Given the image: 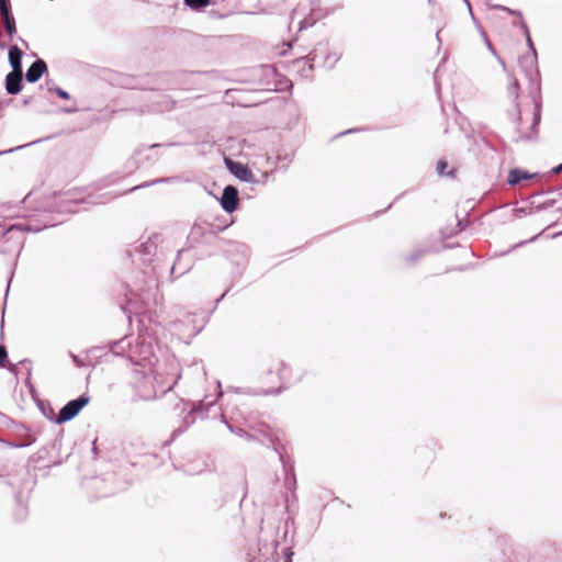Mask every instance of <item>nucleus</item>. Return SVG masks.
I'll return each instance as SVG.
<instances>
[{
    "instance_id": "obj_11",
    "label": "nucleus",
    "mask_w": 562,
    "mask_h": 562,
    "mask_svg": "<svg viewBox=\"0 0 562 562\" xmlns=\"http://www.w3.org/2000/svg\"><path fill=\"white\" fill-rule=\"evenodd\" d=\"M90 396L87 393L80 394L78 397L68 401L57 414L55 424L61 425L72 420L89 404Z\"/></svg>"
},
{
    "instance_id": "obj_33",
    "label": "nucleus",
    "mask_w": 562,
    "mask_h": 562,
    "mask_svg": "<svg viewBox=\"0 0 562 562\" xmlns=\"http://www.w3.org/2000/svg\"><path fill=\"white\" fill-rule=\"evenodd\" d=\"M38 408L41 413L52 423L55 424V419L57 418V414H55L54 408L52 407L50 403L47 401H43L38 403Z\"/></svg>"
},
{
    "instance_id": "obj_6",
    "label": "nucleus",
    "mask_w": 562,
    "mask_h": 562,
    "mask_svg": "<svg viewBox=\"0 0 562 562\" xmlns=\"http://www.w3.org/2000/svg\"><path fill=\"white\" fill-rule=\"evenodd\" d=\"M179 143H154L149 146L139 145L137 146L131 158L126 161V169L128 172H132L133 170L142 167V166H153L155 165L160 156L158 153L154 151L157 148L164 147V146H178Z\"/></svg>"
},
{
    "instance_id": "obj_21",
    "label": "nucleus",
    "mask_w": 562,
    "mask_h": 562,
    "mask_svg": "<svg viewBox=\"0 0 562 562\" xmlns=\"http://www.w3.org/2000/svg\"><path fill=\"white\" fill-rule=\"evenodd\" d=\"M14 498L16 502V508L13 510V519L16 522H22L26 519L29 515V508L27 505L22 499L21 492L15 493Z\"/></svg>"
},
{
    "instance_id": "obj_24",
    "label": "nucleus",
    "mask_w": 562,
    "mask_h": 562,
    "mask_svg": "<svg viewBox=\"0 0 562 562\" xmlns=\"http://www.w3.org/2000/svg\"><path fill=\"white\" fill-rule=\"evenodd\" d=\"M179 179L180 178L177 177V176L157 178L155 180L146 181V182H143V183L138 184V186H135V187L126 190L124 193L133 192V191H136L138 189H143V188H149V187H153V186L159 184V183H173V182H177Z\"/></svg>"
},
{
    "instance_id": "obj_63",
    "label": "nucleus",
    "mask_w": 562,
    "mask_h": 562,
    "mask_svg": "<svg viewBox=\"0 0 562 562\" xmlns=\"http://www.w3.org/2000/svg\"><path fill=\"white\" fill-rule=\"evenodd\" d=\"M226 502H227V499H226V498H225V499H223V501L217 505V507H218V508H220V507H222Z\"/></svg>"
},
{
    "instance_id": "obj_9",
    "label": "nucleus",
    "mask_w": 562,
    "mask_h": 562,
    "mask_svg": "<svg viewBox=\"0 0 562 562\" xmlns=\"http://www.w3.org/2000/svg\"><path fill=\"white\" fill-rule=\"evenodd\" d=\"M276 452L279 454V460L283 468L284 473V487L289 492V494L285 497L286 504L290 502H295L297 499L296 497V476L294 471V464L291 461V458L285 453L279 450L278 447H274ZM289 505H286L288 507Z\"/></svg>"
},
{
    "instance_id": "obj_62",
    "label": "nucleus",
    "mask_w": 562,
    "mask_h": 562,
    "mask_svg": "<svg viewBox=\"0 0 562 562\" xmlns=\"http://www.w3.org/2000/svg\"><path fill=\"white\" fill-rule=\"evenodd\" d=\"M19 41L27 48L29 47V44L25 40H23L22 37H19Z\"/></svg>"
},
{
    "instance_id": "obj_19",
    "label": "nucleus",
    "mask_w": 562,
    "mask_h": 562,
    "mask_svg": "<svg viewBox=\"0 0 562 562\" xmlns=\"http://www.w3.org/2000/svg\"><path fill=\"white\" fill-rule=\"evenodd\" d=\"M23 55H24V53L19 46L11 45L8 47L9 64L13 71H23V66H22Z\"/></svg>"
},
{
    "instance_id": "obj_56",
    "label": "nucleus",
    "mask_w": 562,
    "mask_h": 562,
    "mask_svg": "<svg viewBox=\"0 0 562 562\" xmlns=\"http://www.w3.org/2000/svg\"><path fill=\"white\" fill-rule=\"evenodd\" d=\"M210 14L213 16V18H216V19H223L224 18V14L222 13H218L216 11H211Z\"/></svg>"
},
{
    "instance_id": "obj_37",
    "label": "nucleus",
    "mask_w": 562,
    "mask_h": 562,
    "mask_svg": "<svg viewBox=\"0 0 562 562\" xmlns=\"http://www.w3.org/2000/svg\"><path fill=\"white\" fill-rule=\"evenodd\" d=\"M283 390H285V387H283L281 385V386H279L277 389H261L260 391H255L251 394H254V395H263V396L279 395V394H281L283 392Z\"/></svg>"
},
{
    "instance_id": "obj_41",
    "label": "nucleus",
    "mask_w": 562,
    "mask_h": 562,
    "mask_svg": "<svg viewBox=\"0 0 562 562\" xmlns=\"http://www.w3.org/2000/svg\"><path fill=\"white\" fill-rule=\"evenodd\" d=\"M538 237H539V234H536L535 236L530 237V238H529V239H527V240L519 241V243L515 244V245H514L509 250L504 251V252H502L501 255H506V254L510 252L513 249L519 248V247H521V246H524V245H526V244H528V243H532V241H535Z\"/></svg>"
},
{
    "instance_id": "obj_45",
    "label": "nucleus",
    "mask_w": 562,
    "mask_h": 562,
    "mask_svg": "<svg viewBox=\"0 0 562 562\" xmlns=\"http://www.w3.org/2000/svg\"><path fill=\"white\" fill-rule=\"evenodd\" d=\"M69 356H70V358H71V360H72L74 364H75L77 368H82V367L85 366L83 360H82L79 356H77V355H75V353H72V352H70V353H69Z\"/></svg>"
},
{
    "instance_id": "obj_57",
    "label": "nucleus",
    "mask_w": 562,
    "mask_h": 562,
    "mask_svg": "<svg viewBox=\"0 0 562 562\" xmlns=\"http://www.w3.org/2000/svg\"><path fill=\"white\" fill-rule=\"evenodd\" d=\"M229 290H231V288H227L225 290V292L216 300V302L217 303L221 302L226 296V294L229 292Z\"/></svg>"
},
{
    "instance_id": "obj_12",
    "label": "nucleus",
    "mask_w": 562,
    "mask_h": 562,
    "mask_svg": "<svg viewBox=\"0 0 562 562\" xmlns=\"http://www.w3.org/2000/svg\"><path fill=\"white\" fill-rule=\"evenodd\" d=\"M335 56L334 61L328 66L329 69H333L335 64L339 60L340 56H336V54H331L329 52H325V46H323L322 43L318 44V47L314 48L311 54L307 57H301L296 61H306L307 63V70L313 71L314 64L317 61L318 58H322V65H326V63Z\"/></svg>"
},
{
    "instance_id": "obj_20",
    "label": "nucleus",
    "mask_w": 562,
    "mask_h": 562,
    "mask_svg": "<svg viewBox=\"0 0 562 562\" xmlns=\"http://www.w3.org/2000/svg\"><path fill=\"white\" fill-rule=\"evenodd\" d=\"M538 173H529L527 170L520 169V168H513L508 172L507 177V183L510 186H517L522 180L531 179L532 177H536Z\"/></svg>"
},
{
    "instance_id": "obj_38",
    "label": "nucleus",
    "mask_w": 562,
    "mask_h": 562,
    "mask_svg": "<svg viewBox=\"0 0 562 562\" xmlns=\"http://www.w3.org/2000/svg\"><path fill=\"white\" fill-rule=\"evenodd\" d=\"M50 138H52V136L45 137V139H50ZM42 140H44V138H40V139H37V140H33V142H30V143H27V144H24V145H21V146H16V147H14V148H10V149H7V150H1V151H0V156L5 155V154L13 153V151H15V150H19V149H22V148H25V147H29V146L34 145V144H37V143H40V142H42Z\"/></svg>"
},
{
    "instance_id": "obj_36",
    "label": "nucleus",
    "mask_w": 562,
    "mask_h": 562,
    "mask_svg": "<svg viewBox=\"0 0 562 562\" xmlns=\"http://www.w3.org/2000/svg\"><path fill=\"white\" fill-rule=\"evenodd\" d=\"M468 227V223L464 220H457V225L453 229L450 231V233L443 235L445 238H450L461 232H463Z\"/></svg>"
},
{
    "instance_id": "obj_46",
    "label": "nucleus",
    "mask_w": 562,
    "mask_h": 562,
    "mask_svg": "<svg viewBox=\"0 0 562 562\" xmlns=\"http://www.w3.org/2000/svg\"><path fill=\"white\" fill-rule=\"evenodd\" d=\"M59 111L61 113H66V114H74V113H77L79 111V109L77 106H69V108H61Z\"/></svg>"
},
{
    "instance_id": "obj_47",
    "label": "nucleus",
    "mask_w": 562,
    "mask_h": 562,
    "mask_svg": "<svg viewBox=\"0 0 562 562\" xmlns=\"http://www.w3.org/2000/svg\"><path fill=\"white\" fill-rule=\"evenodd\" d=\"M553 204H554V200H550V201L544 202L543 204L538 205L537 209L546 210V209L553 206Z\"/></svg>"
},
{
    "instance_id": "obj_58",
    "label": "nucleus",
    "mask_w": 562,
    "mask_h": 562,
    "mask_svg": "<svg viewBox=\"0 0 562 562\" xmlns=\"http://www.w3.org/2000/svg\"><path fill=\"white\" fill-rule=\"evenodd\" d=\"M0 442H1V443H3V445H5V446L8 447V443H10V442H14V440L4 439V438L0 437Z\"/></svg>"
},
{
    "instance_id": "obj_54",
    "label": "nucleus",
    "mask_w": 562,
    "mask_h": 562,
    "mask_svg": "<svg viewBox=\"0 0 562 562\" xmlns=\"http://www.w3.org/2000/svg\"><path fill=\"white\" fill-rule=\"evenodd\" d=\"M13 102L12 99H5L3 101L0 102V109H3L5 106H8L9 104H11Z\"/></svg>"
},
{
    "instance_id": "obj_35",
    "label": "nucleus",
    "mask_w": 562,
    "mask_h": 562,
    "mask_svg": "<svg viewBox=\"0 0 562 562\" xmlns=\"http://www.w3.org/2000/svg\"><path fill=\"white\" fill-rule=\"evenodd\" d=\"M521 29L524 30L526 43H527V46H528V48L530 50L529 54H537L536 46H535L533 41L531 38L528 25H527V23L525 21H521Z\"/></svg>"
},
{
    "instance_id": "obj_10",
    "label": "nucleus",
    "mask_w": 562,
    "mask_h": 562,
    "mask_svg": "<svg viewBox=\"0 0 562 562\" xmlns=\"http://www.w3.org/2000/svg\"><path fill=\"white\" fill-rule=\"evenodd\" d=\"M218 248L236 267L245 268L248 261V246L246 244L222 239Z\"/></svg>"
},
{
    "instance_id": "obj_48",
    "label": "nucleus",
    "mask_w": 562,
    "mask_h": 562,
    "mask_svg": "<svg viewBox=\"0 0 562 562\" xmlns=\"http://www.w3.org/2000/svg\"><path fill=\"white\" fill-rule=\"evenodd\" d=\"M363 128H349L347 131H344L339 134H337L335 137H340L342 135H346V134H351V133H356V132H359V131H362Z\"/></svg>"
},
{
    "instance_id": "obj_26",
    "label": "nucleus",
    "mask_w": 562,
    "mask_h": 562,
    "mask_svg": "<svg viewBox=\"0 0 562 562\" xmlns=\"http://www.w3.org/2000/svg\"><path fill=\"white\" fill-rule=\"evenodd\" d=\"M9 363V355H8V350H7V347L2 344H0V368H8L9 372L14 374V375H18V364H10L8 366Z\"/></svg>"
},
{
    "instance_id": "obj_61",
    "label": "nucleus",
    "mask_w": 562,
    "mask_h": 562,
    "mask_svg": "<svg viewBox=\"0 0 562 562\" xmlns=\"http://www.w3.org/2000/svg\"><path fill=\"white\" fill-rule=\"evenodd\" d=\"M247 496V488H246V482H244V493L240 503L246 498Z\"/></svg>"
},
{
    "instance_id": "obj_2",
    "label": "nucleus",
    "mask_w": 562,
    "mask_h": 562,
    "mask_svg": "<svg viewBox=\"0 0 562 562\" xmlns=\"http://www.w3.org/2000/svg\"><path fill=\"white\" fill-rule=\"evenodd\" d=\"M518 65L528 79V93L533 103L532 122L528 132L518 128L516 140L535 142L539 136V126L542 115L541 76L538 68V54H526L519 57Z\"/></svg>"
},
{
    "instance_id": "obj_49",
    "label": "nucleus",
    "mask_w": 562,
    "mask_h": 562,
    "mask_svg": "<svg viewBox=\"0 0 562 562\" xmlns=\"http://www.w3.org/2000/svg\"><path fill=\"white\" fill-rule=\"evenodd\" d=\"M216 385H217L216 400H218V398H221L224 395V392H223V389H222L221 381H217Z\"/></svg>"
},
{
    "instance_id": "obj_43",
    "label": "nucleus",
    "mask_w": 562,
    "mask_h": 562,
    "mask_svg": "<svg viewBox=\"0 0 562 562\" xmlns=\"http://www.w3.org/2000/svg\"><path fill=\"white\" fill-rule=\"evenodd\" d=\"M0 12L1 14H7L12 12L11 2L2 0L0 1Z\"/></svg>"
},
{
    "instance_id": "obj_7",
    "label": "nucleus",
    "mask_w": 562,
    "mask_h": 562,
    "mask_svg": "<svg viewBox=\"0 0 562 562\" xmlns=\"http://www.w3.org/2000/svg\"><path fill=\"white\" fill-rule=\"evenodd\" d=\"M128 383L134 389L135 396L138 400L150 401L157 397L155 376L146 369L135 368Z\"/></svg>"
},
{
    "instance_id": "obj_15",
    "label": "nucleus",
    "mask_w": 562,
    "mask_h": 562,
    "mask_svg": "<svg viewBox=\"0 0 562 562\" xmlns=\"http://www.w3.org/2000/svg\"><path fill=\"white\" fill-rule=\"evenodd\" d=\"M157 249V245L151 238H148L146 241H142L131 249L127 250V255L134 260L135 256H138L139 260L144 263L151 261V256L155 255Z\"/></svg>"
},
{
    "instance_id": "obj_25",
    "label": "nucleus",
    "mask_w": 562,
    "mask_h": 562,
    "mask_svg": "<svg viewBox=\"0 0 562 562\" xmlns=\"http://www.w3.org/2000/svg\"><path fill=\"white\" fill-rule=\"evenodd\" d=\"M497 544L502 548L503 553L508 555L509 562H514L512 555H515V550L513 549V541L512 538L507 535H501L496 539Z\"/></svg>"
},
{
    "instance_id": "obj_29",
    "label": "nucleus",
    "mask_w": 562,
    "mask_h": 562,
    "mask_svg": "<svg viewBox=\"0 0 562 562\" xmlns=\"http://www.w3.org/2000/svg\"><path fill=\"white\" fill-rule=\"evenodd\" d=\"M222 422L226 425L227 429L232 434H235L236 436H238L240 438H245L248 441L254 439V436L251 434H249L248 431H246L244 428H241L239 426H234L231 423H228L224 415H222Z\"/></svg>"
},
{
    "instance_id": "obj_40",
    "label": "nucleus",
    "mask_w": 562,
    "mask_h": 562,
    "mask_svg": "<svg viewBox=\"0 0 562 562\" xmlns=\"http://www.w3.org/2000/svg\"><path fill=\"white\" fill-rule=\"evenodd\" d=\"M482 35L484 37V41H485L487 49L497 58V60L502 64V66L505 67V61L497 55L495 47L490 42V40L487 38L486 34L482 33Z\"/></svg>"
},
{
    "instance_id": "obj_59",
    "label": "nucleus",
    "mask_w": 562,
    "mask_h": 562,
    "mask_svg": "<svg viewBox=\"0 0 562 562\" xmlns=\"http://www.w3.org/2000/svg\"><path fill=\"white\" fill-rule=\"evenodd\" d=\"M122 310H123V312H124L125 314H132V313H133L132 308H131V307H128V306H123V305H122Z\"/></svg>"
},
{
    "instance_id": "obj_3",
    "label": "nucleus",
    "mask_w": 562,
    "mask_h": 562,
    "mask_svg": "<svg viewBox=\"0 0 562 562\" xmlns=\"http://www.w3.org/2000/svg\"><path fill=\"white\" fill-rule=\"evenodd\" d=\"M110 351L115 356H124L126 353L127 360L138 369H150L156 361L154 355L153 345L144 340H136L135 345H132V340L128 337H123L119 340H112L109 342Z\"/></svg>"
},
{
    "instance_id": "obj_34",
    "label": "nucleus",
    "mask_w": 562,
    "mask_h": 562,
    "mask_svg": "<svg viewBox=\"0 0 562 562\" xmlns=\"http://www.w3.org/2000/svg\"><path fill=\"white\" fill-rule=\"evenodd\" d=\"M427 249H417L413 251L411 255L405 257V262L409 266L415 265L419 259H422L426 254Z\"/></svg>"
},
{
    "instance_id": "obj_13",
    "label": "nucleus",
    "mask_w": 562,
    "mask_h": 562,
    "mask_svg": "<svg viewBox=\"0 0 562 562\" xmlns=\"http://www.w3.org/2000/svg\"><path fill=\"white\" fill-rule=\"evenodd\" d=\"M224 162L231 175H233L239 181L259 183L258 180H255V176L248 165L232 158H225Z\"/></svg>"
},
{
    "instance_id": "obj_39",
    "label": "nucleus",
    "mask_w": 562,
    "mask_h": 562,
    "mask_svg": "<svg viewBox=\"0 0 562 562\" xmlns=\"http://www.w3.org/2000/svg\"><path fill=\"white\" fill-rule=\"evenodd\" d=\"M488 7L491 9H494V10H498V11H504V12H508L509 14L512 15H519L521 16V12L518 11V10H513L506 5H503V4H488Z\"/></svg>"
},
{
    "instance_id": "obj_4",
    "label": "nucleus",
    "mask_w": 562,
    "mask_h": 562,
    "mask_svg": "<svg viewBox=\"0 0 562 562\" xmlns=\"http://www.w3.org/2000/svg\"><path fill=\"white\" fill-rule=\"evenodd\" d=\"M16 229L12 224H5L0 222V255H12L15 254V258L13 261V269L8 280L7 292L9 291L11 281L14 276V269L18 265V259L23 250L25 238L21 237Z\"/></svg>"
},
{
    "instance_id": "obj_60",
    "label": "nucleus",
    "mask_w": 562,
    "mask_h": 562,
    "mask_svg": "<svg viewBox=\"0 0 562 562\" xmlns=\"http://www.w3.org/2000/svg\"><path fill=\"white\" fill-rule=\"evenodd\" d=\"M0 483L5 484V485H8V486H11L10 481L4 480V479H3V476H2L1 474H0Z\"/></svg>"
},
{
    "instance_id": "obj_27",
    "label": "nucleus",
    "mask_w": 562,
    "mask_h": 562,
    "mask_svg": "<svg viewBox=\"0 0 562 562\" xmlns=\"http://www.w3.org/2000/svg\"><path fill=\"white\" fill-rule=\"evenodd\" d=\"M449 164L445 158H441L437 161L436 171L440 177L454 178L457 175V169H449Z\"/></svg>"
},
{
    "instance_id": "obj_44",
    "label": "nucleus",
    "mask_w": 562,
    "mask_h": 562,
    "mask_svg": "<svg viewBox=\"0 0 562 562\" xmlns=\"http://www.w3.org/2000/svg\"><path fill=\"white\" fill-rule=\"evenodd\" d=\"M31 363L32 362L29 359H23L19 362V364L23 366L24 369H26V372H27L26 383H30V376H31V371H32Z\"/></svg>"
},
{
    "instance_id": "obj_18",
    "label": "nucleus",
    "mask_w": 562,
    "mask_h": 562,
    "mask_svg": "<svg viewBox=\"0 0 562 562\" xmlns=\"http://www.w3.org/2000/svg\"><path fill=\"white\" fill-rule=\"evenodd\" d=\"M47 70L48 68L46 61L42 58H37L30 65L26 72L23 74V78L29 83H35L43 77L44 74L47 72Z\"/></svg>"
},
{
    "instance_id": "obj_28",
    "label": "nucleus",
    "mask_w": 562,
    "mask_h": 562,
    "mask_svg": "<svg viewBox=\"0 0 562 562\" xmlns=\"http://www.w3.org/2000/svg\"><path fill=\"white\" fill-rule=\"evenodd\" d=\"M4 20V29L10 41L13 40V36L16 34V23L13 13L2 14Z\"/></svg>"
},
{
    "instance_id": "obj_5",
    "label": "nucleus",
    "mask_w": 562,
    "mask_h": 562,
    "mask_svg": "<svg viewBox=\"0 0 562 562\" xmlns=\"http://www.w3.org/2000/svg\"><path fill=\"white\" fill-rule=\"evenodd\" d=\"M58 207L60 212L75 214L79 211V206L82 204L98 205L104 204L112 198L109 193L90 192L86 196L78 198L70 191L60 192L57 195Z\"/></svg>"
},
{
    "instance_id": "obj_50",
    "label": "nucleus",
    "mask_w": 562,
    "mask_h": 562,
    "mask_svg": "<svg viewBox=\"0 0 562 562\" xmlns=\"http://www.w3.org/2000/svg\"><path fill=\"white\" fill-rule=\"evenodd\" d=\"M97 441L98 439L95 438L93 441H92V448H91V451L94 456V459L99 456V448L97 446Z\"/></svg>"
},
{
    "instance_id": "obj_16",
    "label": "nucleus",
    "mask_w": 562,
    "mask_h": 562,
    "mask_svg": "<svg viewBox=\"0 0 562 562\" xmlns=\"http://www.w3.org/2000/svg\"><path fill=\"white\" fill-rule=\"evenodd\" d=\"M238 189L232 184L224 187L218 203L227 214L234 213L238 209Z\"/></svg>"
},
{
    "instance_id": "obj_55",
    "label": "nucleus",
    "mask_w": 562,
    "mask_h": 562,
    "mask_svg": "<svg viewBox=\"0 0 562 562\" xmlns=\"http://www.w3.org/2000/svg\"><path fill=\"white\" fill-rule=\"evenodd\" d=\"M32 101H33V97L32 95L26 97V98L23 99V105L26 106V105L31 104Z\"/></svg>"
},
{
    "instance_id": "obj_51",
    "label": "nucleus",
    "mask_w": 562,
    "mask_h": 562,
    "mask_svg": "<svg viewBox=\"0 0 562 562\" xmlns=\"http://www.w3.org/2000/svg\"><path fill=\"white\" fill-rule=\"evenodd\" d=\"M279 366H280V367H279V369H278V375H279V379H280V380H283L284 378H283V375H282V371L285 369L286 364H285V362H284V361H280Z\"/></svg>"
},
{
    "instance_id": "obj_1",
    "label": "nucleus",
    "mask_w": 562,
    "mask_h": 562,
    "mask_svg": "<svg viewBox=\"0 0 562 562\" xmlns=\"http://www.w3.org/2000/svg\"><path fill=\"white\" fill-rule=\"evenodd\" d=\"M281 519H261L257 555L248 553V562H292L293 550L288 543L290 526H294L292 517L283 521L282 541L280 540Z\"/></svg>"
},
{
    "instance_id": "obj_31",
    "label": "nucleus",
    "mask_w": 562,
    "mask_h": 562,
    "mask_svg": "<svg viewBox=\"0 0 562 562\" xmlns=\"http://www.w3.org/2000/svg\"><path fill=\"white\" fill-rule=\"evenodd\" d=\"M195 415H200L202 418L207 416V409L201 407H193L183 418V423L186 424V428L192 425L195 422Z\"/></svg>"
},
{
    "instance_id": "obj_23",
    "label": "nucleus",
    "mask_w": 562,
    "mask_h": 562,
    "mask_svg": "<svg viewBox=\"0 0 562 562\" xmlns=\"http://www.w3.org/2000/svg\"><path fill=\"white\" fill-rule=\"evenodd\" d=\"M12 225L18 227L16 234L19 233L21 237H24V233H40L43 229L50 227V225H47V224L40 225V224H32V223H12ZM52 226H54V225L52 224Z\"/></svg>"
},
{
    "instance_id": "obj_52",
    "label": "nucleus",
    "mask_w": 562,
    "mask_h": 562,
    "mask_svg": "<svg viewBox=\"0 0 562 562\" xmlns=\"http://www.w3.org/2000/svg\"><path fill=\"white\" fill-rule=\"evenodd\" d=\"M562 172V162L557 165L550 170V175H555Z\"/></svg>"
},
{
    "instance_id": "obj_30",
    "label": "nucleus",
    "mask_w": 562,
    "mask_h": 562,
    "mask_svg": "<svg viewBox=\"0 0 562 562\" xmlns=\"http://www.w3.org/2000/svg\"><path fill=\"white\" fill-rule=\"evenodd\" d=\"M45 86L47 88V91L50 93H55L58 98L63 100H70L71 95L68 91L60 88L59 86L55 85L53 80H46Z\"/></svg>"
},
{
    "instance_id": "obj_14",
    "label": "nucleus",
    "mask_w": 562,
    "mask_h": 562,
    "mask_svg": "<svg viewBox=\"0 0 562 562\" xmlns=\"http://www.w3.org/2000/svg\"><path fill=\"white\" fill-rule=\"evenodd\" d=\"M507 90H508V94L510 97H513V99H514V112L509 113V115L513 116V122L515 123V134L516 135L514 136L513 140L518 143L519 140H516V138L518 137V128L521 131V128H520L521 111H520V106L518 103L519 81L516 78H512V81L509 82Z\"/></svg>"
},
{
    "instance_id": "obj_17",
    "label": "nucleus",
    "mask_w": 562,
    "mask_h": 562,
    "mask_svg": "<svg viewBox=\"0 0 562 562\" xmlns=\"http://www.w3.org/2000/svg\"><path fill=\"white\" fill-rule=\"evenodd\" d=\"M24 78L23 71L11 70L5 75L4 88L8 94L15 95L23 90Z\"/></svg>"
},
{
    "instance_id": "obj_64",
    "label": "nucleus",
    "mask_w": 562,
    "mask_h": 562,
    "mask_svg": "<svg viewBox=\"0 0 562 562\" xmlns=\"http://www.w3.org/2000/svg\"><path fill=\"white\" fill-rule=\"evenodd\" d=\"M555 562H562V553L558 555Z\"/></svg>"
},
{
    "instance_id": "obj_32",
    "label": "nucleus",
    "mask_w": 562,
    "mask_h": 562,
    "mask_svg": "<svg viewBox=\"0 0 562 562\" xmlns=\"http://www.w3.org/2000/svg\"><path fill=\"white\" fill-rule=\"evenodd\" d=\"M183 3L192 11L201 12L212 3V0H183Z\"/></svg>"
},
{
    "instance_id": "obj_8",
    "label": "nucleus",
    "mask_w": 562,
    "mask_h": 562,
    "mask_svg": "<svg viewBox=\"0 0 562 562\" xmlns=\"http://www.w3.org/2000/svg\"><path fill=\"white\" fill-rule=\"evenodd\" d=\"M0 423L10 430V436L14 440V442L8 443V447L21 449L29 447L36 441V437L30 427L15 422L2 413H0Z\"/></svg>"
},
{
    "instance_id": "obj_53",
    "label": "nucleus",
    "mask_w": 562,
    "mask_h": 562,
    "mask_svg": "<svg viewBox=\"0 0 562 562\" xmlns=\"http://www.w3.org/2000/svg\"><path fill=\"white\" fill-rule=\"evenodd\" d=\"M278 159H279V161L284 160L286 162H291L292 161V155L285 154L284 156H279Z\"/></svg>"
},
{
    "instance_id": "obj_22",
    "label": "nucleus",
    "mask_w": 562,
    "mask_h": 562,
    "mask_svg": "<svg viewBox=\"0 0 562 562\" xmlns=\"http://www.w3.org/2000/svg\"><path fill=\"white\" fill-rule=\"evenodd\" d=\"M189 250L188 249H180L178 250L177 252V258L173 262V265L171 266V273H178V276H182L184 273H187L188 271L191 270L192 268V265L191 263H186L183 265L181 261H182V256L184 254H187Z\"/></svg>"
},
{
    "instance_id": "obj_42",
    "label": "nucleus",
    "mask_w": 562,
    "mask_h": 562,
    "mask_svg": "<svg viewBox=\"0 0 562 562\" xmlns=\"http://www.w3.org/2000/svg\"><path fill=\"white\" fill-rule=\"evenodd\" d=\"M314 18H305L300 22L299 31L306 30L308 27H312L315 24Z\"/></svg>"
}]
</instances>
